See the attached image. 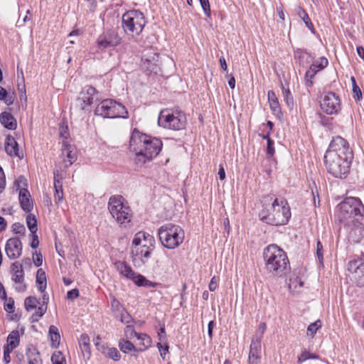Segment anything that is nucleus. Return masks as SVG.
I'll use <instances>...</instances> for the list:
<instances>
[{"mask_svg": "<svg viewBox=\"0 0 364 364\" xmlns=\"http://www.w3.org/2000/svg\"><path fill=\"white\" fill-rule=\"evenodd\" d=\"M353 153L348 142L337 136L331 140L324 155L328 172L335 178H345L350 172Z\"/></svg>", "mask_w": 364, "mask_h": 364, "instance_id": "nucleus-1", "label": "nucleus"}, {"mask_svg": "<svg viewBox=\"0 0 364 364\" xmlns=\"http://www.w3.org/2000/svg\"><path fill=\"white\" fill-rule=\"evenodd\" d=\"M162 141L134 129L129 139V151L135 154V160L144 164L156 157L162 149Z\"/></svg>", "mask_w": 364, "mask_h": 364, "instance_id": "nucleus-2", "label": "nucleus"}, {"mask_svg": "<svg viewBox=\"0 0 364 364\" xmlns=\"http://www.w3.org/2000/svg\"><path fill=\"white\" fill-rule=\"evenodd\" d=\"M260 220L272 225L287 224L291 218L290 207L284 198H274L273 195L263 197Z\"/></svg>", "mask_w": 364, "mask_h": 364, "instance_id": "nucleus-3", "label": "nucleus"}, {"mask_svg": "<svg viewBox=\"0 0 364 364\" xmlns=\"http://www.w3.org/2000/svg\"><path fill=\"white\" fill-rule=\"evenodd\" d=\"M364 205L358 198L348 197L341 202L336 208L338 220L345 227H350L352 222L364 218Z\"/></svg>", "mask_w": 364, "mask_h": 364, "instance_id": "nucleus-4", "label": "nucleus"}, {"mask_svg": "<svg viewBox=\"0 0 364 364\" xmlns=\"http://www.w3.org/2000/svg\"><path fill=\"white\" fill-rule=\"evenodd\" d=\"M263 257L266 269L274 276H282L289 266L285 252L274 244L265 247Z\"/></svg>", "mask_w": 364, "mask_h": 364, "instance_id": "nucleus-5", "label": "nucleus"}, {"mask_svg": "<svg viewBox=\"0 0 364 364\" xmlns=\"http://www.w3.org/2000/svg\"><path fill=\"white\" fill-rule=\"evenodd\" d=\"M158 235L162 245L172 250L178 247L184 240V231L177 225L167 223L159 228Z\"/></svg>", "mask_w": 364, "mask_h": 364, "instance_id": "nucleus-6", "label": "nucleus"}, {"mask_svg": "<svg viewBox=\"0 0 364 364\" xmlns=\"http://www.w3.org/2000/svg\"><path fill=\"white\" fill-rule=\"evenodd\" d=\"M108 209L118 223L124 224L131 221L132 210L122 196H111L108 202Z\"/></svg>", "mask_w": 364, "mask_h": 364, "instance_id": "nucleus-7", "label": "nucleus"}, {"mask_svg": "<svg viewBox=\"0 0 364 364\" xmlns=\"http://www.w3.org/2000/svg\"><path fill=\"white\" fill-rule=\"evenodd\" d=\"M95 114L103 118H128V112L125 107L112 99L100 102L95 109Z\"/></svg>", "mask_w": 364, "mask_h": 364, "instance_id": "nucleus-8", "label": "nucleus"}, {"mask_svg": "<svg viewBox=\"0 0 364 364\" xmlns=\"http://www.w3.org/2000/svg\"><path fill=\"white\" fill-rule=\"evenodd\" d=\"M145 24L144 16L139 11H129L122 16V26L125 33L129 35H139Z\"/></svg>", "mask_w": 364, "mask_h": 364, "instance_id": "nucleus-9", "label": "nucleus"}, {"mask_svg": "<svg viewBox=\"0 0 364 364\" xmlns=\"http://www.w3.org/2000/svg\"><path fill=\"white\" fill-rule=\"evenodd\" d=\"M159 126L173 130H181L185 128L186 117L181 111L171 112L170 110H162L158 118Z\"/></svg>", "mask_w": 364, "mask_h": 364, "instance_id": "nucleus-10", "label": "nucleus"}, {"mask_svg": "<svg viewBox=\"0 0 364 364\" xmlns=\"http://www.w3.org/2000/svg\"><path fill=\"white\" fill-rule=\"evenodd\" d=\"M114 266L122 276L132 280L138 287H156L159 285L158 283L147 279L142 274L134 272L130 265L125 262H116Z\"/></svg>", "mask_w": 364, "mask_h": 364, "instance_id": "nucleus-11", "label": "nucleus"}, {"mask_svg": "<svg viewBox=\"0 0 364 364\" xmlns=\"http://www.w3.org/2000/svg\"><path fill=\"white\" fill-rule=\"evenodd\" d=\"M97 90L90 85L85 86L80 92L76 100L74 109H79L80 111H89L91 105L98 100Z\"/></svg>", "mask_w": 364, "mask_h": 364, "instance_id": "nucleus-12", "label": "nucleus"}, {"mask_svg": "<svg viewBox=\"0 0 364 364\" xmlns=\"http://www.w3.org/2000/svg\"><path fill=\"white\" fill-rule=\"evenodd\" d=\"M320 107L327 114H336L341 109V99L335 92L324 93L320 100Z\"/></svg>", "mask_w": 364, "mask_h": 364, "instance_id": "nucleus-13", "label": "nucleus"}, {"mask_svg": "<svg viewBox=\"0 0 364 364\" xmlns=\"http://www.w3.org/2000/svg\"><path fill=\"white\" fill-rule=\"evenodd\" d=\"M348 270L350 277L358 287H364V258L358 257L350 260L348 263Z\"/></svg>", "mask_w": 364, "mask_h": 364, "instance_id": "nucleus-14", "label": "nucleus"}, {"mask_svg": "<svg viewBox=\"0 0 364 364\" xmlns=\"http://www.w3.org/2000/svg\"><path fill=\"white\" fill-rule=\"evenodd\" d=\"M159 54L154 49L146 50L141 58V67L146 72L158 73L159 68Z\"/></svg>", "mask_w": 364, "mask_h": 364, "instance_id": "nucleus-15", "label": "nucleus"}, {"mask_svg": "<svg viewBox=\"0 0 364 364\" xmlns=\"http://www.w3.org/2000/svg\"><path fill=\"white\" fill-rule=\"evenodd\" d=\"M154 250L149 249L144 245L135 246L132 247V261L136 267H141L149 259Z\"/></svg>", "mask_w": 364, "mask_h": 364, "instance_id": "nucleus-16", "label": "nucleus"}, {"mask_svg": "<svg viewBox=\"0 0 364 364\" xmlns=\"http://www.w3.org/2000/svg\"><path fill=\"white\" fill-rule=\"evenodd\" d=\"M54 200L56 204L61 203L63 200L64 195L63 191V180L65 176V171L61 166H56L54 170Z\"/></svg>", "mask_w": 364, "mask_h": 364, "instance_id": "nucleus-17", "label": "nucleus"}, {"mask_svg": "<svg viewBox=\"0 0 364 364\" xmlns=\"http://www.w3.org/2000/svg\"><path fill=\"white\" fill-rule=\"evenodd\" d=\"M60 157L64 169L70 166L77 160V151L75 146L68 143V141H63Z\"/></svg>", "mask_w": 364, "mask_h": 364, "instance_id": "nucleus-18", "label": "nucleus"}, {"mask_svg": "<svg viewBox=\"0 0 364 364\" xmlns=\"http://www.w3.org/2000/svg\"><path fill=\"white\" fill-rule=\"evenodd\" d=\"M121 42V38L114 31H107L100 36L97 43L100 49H106L118 46Z\"/></svg>", "mask_w": 364, "mask_h": 364, "instance_id": "nucleus-19", "label": "nucleus"}, {"mask_svg": "<svg viewBox=\"0 0 364 364\" xmlns=\"http://www.w3.org/2000/svg\"><path fill=\"white\" fill-rule=\"evenodd\" d=\"M26 222L31 233L28 235L29 245L33 249H36L39 245L38 236L36 233L38 230L37 219L35 215L28 213L26 217Z\"/></svg>", "mask_w": 364, "mask_h": 364, "instance_id": "nucleus-20", "label": "nucleus"}, {"mask_svg": "<svg viewBox=\"0 0 364 364\" xmlns=\"http://www.w3.org/2000/svg\"><path fill=\"white\" fill-rule=\"evenodd\" d=\"M348 231V240L354 243L359 242L363 237L364 218L352 222L350 227H345Z\"/></svg>", "mask_w": 364, "mask_h": 364, "instance_id": "nucleus-21", "label": "nucleus"}, {"mask_svg": "<svg viewBox=\"0 0 364 364\" xmlns=\"http://www.w3.org/2000/svg\"><path fill=\"white\" fill-rule=\"evenodd\" d=\"M22 248L23 246L20 237H14L6 242L5 250L9 258L15 259L21 256Z\"/></svg>", "mask_w": 364, "mask_h": 364, "instance_id": "nucleus-22", "label": "nucleus"}, {"mask_svg": "<svg viewBox=\"0 0 364 364\" xmlns=\"http://www.w3.org/2000/svg\"><path fill=\"white\" fill-rule=\"evenodd\" d=\"M328 65V60L323 57L321 58L318 60L313 63L309 69L306 72L305 74V80L306 85L308 87H310L313 85L312 79L315 76V75L320 70H323Z\"/></svg>", "mask_w": 364, "mask_h": 364, "instance_id": "nucleus-23", "label": "nucleus"}, {"mask_svg": "<svg viewBox=\"0 0 364 364\" xmlns=\"http://www.w3.org/2000/svg\"><path fill=\"white\" fill-rule=\"evenodd\" d=\"M155 245L154 237L149 233L139 231L135 235L132 241V245L141 246L149 247V249L154 250Z\"/></svg>", "mask_w": 364, "mask_h": 364, "instance_id": "nucleus-24", "label": "nucleus"}, {"mask_svg": "<svg viewBox=\"0 0 364 364\" xmlns=\"http://www.w3.org/2000/svg\"><path fill=\"white\" fill-rule=\"evenodd\" d=\"M11 279L16 284V289L21 291L23 283V263L17 261L11 266Z\"/></svg>", "mask_w": 364, "mask_h": 364, "instance_id": "nucleus-25", "label": "nucleus"}, {"mask_svg": "<svg viewBox=\"0 0 364 364\" xmlns=\"http://www.w3.org/2000/svg\"><path fill=\"white\" fill-rule=\"evenodd\" d=\"M260 338L253 339L251 342L249 352L248 364H257L261 355Z\"/></svg>", "mask_w": 364, "mask_h": 364, "instance_id": "nucleus-26", "label": "nucleus"}, {"mask_svg": "<svg viewBox=\"0 0 364 364\" xmlns=\"http://www.w3.org/2000/svg\"><path fill=\"white\" fill-rule=\"evenodd\" d=\"M294 58L298 59L299 64L306 67L313 62L314 57L305 50L298 48L294 52Z\"/></svg>", "mask_w": 364, "mask_h": 364, "instance_id": "nucleus-27", "label": "nucleus"}, {"mask_svg": "<svg viewBox=\"0 0 364 364\" xmlns=\"http://www.w3.org/2000/svg\"><path fill=\"white\" fill-rule=\"evenodd\" d=\"M48 296L46 294H43V304H40L38 307V310L33 313L29 317V320L31 323H34L38 321L46 312L47 310V303L48 301Z\"/></svg>", "mask_w": 364, "mask_h": 364, "instance_id": "nucleus-28", "label": "nucleus"}, {"mask_svg": "<svg viewBox=\"0 0 364 364\" xmlns=\"http://www.w3.org/2000/svg\"><path fill=\"white\" fill-rule=\"evenodd\" d=\"M268 102L269 107L273 114L277 116L282 114L280 105L276 94L272 90H269L267 92Z\"/></svg>", "mask_w": 364, "mask_h": 364, "instance_id": "nucleus-29", "label": "nucleus"}, {"mask_svg": "<svg viewBox=\"0 0 364 364\" xmlns=\"http://www.w3.org/2000/svg\"><path fill=\"white\" fill-rule=\"evenodd\" d=\"M5 151L11 156H18V144L11 136L9 135L6 139Z\"/></svg>", "mask_w": 364, "mask_h": 364, "instance_id": "nucleus-30", "label": "nucleus"}, {"mask_svg": "<svg viewBox=\"0 0 364 364\" xmlns=\"http://www.w3.org/2000/svg\"><path fill=\"white\" fill-rule=\"evenodd\" d=\"M48 337L51 343V346L54 348H57L60 342V331L57 326L51 325L48 329Z\"/></svg>", "mask_w": 364, "mask_h": 364, "instance_id": "nucleus-31", "label": "nucleus"}, {"mask_svg": "<svg viewBox=\"0 0 364 364\" xmlns=\"http://www.w3.org/2000/svg\"><path fill=\"white\" fill-rule=\"evenodd\" d=\"M0 122L1 124L6 129H15L16 127V122L11 114L9 112H3L0 115Z\"/></svg>", "mask_w": 364, "mask_h": 364, "instance_id": "nucleus-32", "label": "nucleus"}, {"mask_svg": "<svg viewBox=\"0 0 364 364\" xmlns=\"http://www.w3.org/2000/svg\"><path fill=\"white\" fill-rule=\"evenodd\" d=\"M6 303L4 304V310L7 312L8 319L11 321H18L20 316L14 314V300L12 298L6 299Z\"/></svg>", "mask_w": 364, "mask_h": 364, "instance_id": "nucleus-33", "label": "nucleus"}, {"mask_svg": "<svg viewBox=\"0 0 364 364\" xmlns=\"http://www.w3.org/2000/svg\"><path fill=\"white\" fill-rule=\"evenodd\" d=\"M20 343V335L18 331H12L7 337V345L5 347L10 350L15 349Z\"/></svg>", "mask_w": 364, "mask_h": 364, "instance_id": "nucleus-34", "label": "nucleus"}, {"mask_svg": "<svg viewBox=\"0 0 364 364\" xmlns=\"http://www.w3.org/2000/svg\"><path fill=\"white\" fill-rule=\"evenodd\" d=\"M119 348L121 351L124 353H129L131 352H139L138 348L135 347L134 345L128 340L122 338L119 341Z\"/></svg>", "mask_w": 364, "mask_h": 364, "instance_id": "nucleus-35", "label": "nucleus"}, {"mask_svg": "<svg viewBox=\"0 0 364 364\" xmlns=\"http://www.w3.org/2000/svg\"><path fill=\"white\" fill-rule=\"evenodd\" d=\"M39 305L40 301L35 296H28L24 300V307L27 311H35L36 312Z\"/></svg>", "mask_w": 364, "mask_h": 364, "instance_id": "nucleus-36", "label": "nucleus"}, {"mask_svg": "<svg viewBox=\"0 0 364 364\" xmlns=\"http://www.w3.org/2000/svg\"><path fill=\"white\" fill-rule=\"evenodd\" d=\"M27 357L28 364H42L40 355L35 348H28L27 349Z\"/></svg>", "mask_w": 364, "mask_h": 364, "instance_id": "nucleus-37", "label": "nucleus"}, {"mask_svg": "<svg viewBox=\"0 0 364 364\" xmlns=\"http://www.w3.org/2000/svg\"><path fill=\"white\" fill-rule=\"evenodd\" d=\"M136 338L140 341V346L138 348L139 351H144L151 346V339L147 334L139 333Z\"/></svg>", "mask_w": 364, "mask_h": 364, "instance_id": "nucleus-38", "label": "nucleus"}, {"mask_svg": "<svg viewBox=\"0 0 364 364\" xmlns=\"http://www.w3.org/2000/svg\"><path fill=\"white\" fill-rule=\"evenodd\" d=\"M36 282L38 284V289L43 292L46 288V273L42 269H38L36 273Z\"/></svg>", "mask_w": 364, "mask_h": 364, "instance_id": "nucleus-39", "label": "nucleus"}, {"mask_svg": "<svg viewBox=\"0 0 364 364\" xmlns=\"http://www.w3.org/2000/svg\"><path fill=\"white\" fill-rule=\"evenodd\" d=\"M111 309L114 317L119 316V314L124 312L125 309L122 304L114 296H111Z\"/></svg>", "mask_w": 364, "mask_h": 364, "instance_id": "nucleus-40", "label": "nucleus"}, {"mask_svg": "<svg viewBox=\"0 0 364 364\" xmlns=\"http://www.w3.org/2000/svg\"><path fill=\"white\" fill-rule=\"evenodd\" d=\"M103 350L102 351L107 357L115 361L121 358V355L116 348H105L102 346Z\"/></svg>", "mask_w": 364, "mask_h": 364, "instance_id": "nucleus-41", "label": "nucleus"}, {"mask_svg": "<svg viewBox=\"0 0 364 364\" xmlns=\"http://www.w3.org/2000/svg\"><path fill=\"white\" fill-rule=\"evenodd\" d=\"M298 15L303 20L306 27L312 32L314 33V25L307 14V13L302 9L301 8H299L298 11Z\"/></svg>", "mask_w": 364, "mask_h": 364, "instance_id": "nucleus-42", "label": "nucleus"}, {"mask_svg": "<svg viewBox=\"0 0 364 364\" xmlns=\"http://www.w3.org/2000/svg\"><path fill=\"white\" fill-rule=\"evenodd\" d=\"M282 90L284 99L289 108L292 109L294 107V98L289 89H286L283 85H282Z\"/></svg>", "mask_w": 364, "mask_h": 364, "instance_id": "nucleus-43", "label": "nucleus"}, {"mask_svg": "<svg viewBox=\"0 0 364 364\" xmlns=\"http://www.w3.org/2000/svg\"><path fill=\"white\" fill-rule=\"evenodd\" d=\"M321 322L320 320H317L314 323H311L307 328L306 334L311 338H314L316 331L321 328Z\"/></svg>", "mask_w": 364, "mask_h": 364, "instance_id": "nucleus-44", "label": "nucleus"}, {"mask_svg": "<svg viewBox=\"0 0 364 364\" xmlns=\"http://www.w3.org/2000/svg\"><path fill=\"white\" fill-rule=\"evenodd\" d=\"M23 181V176H20L14 183V187H16V191H18V200L21 208L23 209V188H21L20 183Z\"/></svg>", "mask_w": 364, "mask_h": 364, "instance_id": "nucleus-45", "label": "nucleus"}, {"mask_svg": "<svg viewBox=\"0 0 364 364\" xmlns=\"http://www.w3.org/2000/svg\"><path fill=\"white\" fill-rule=\"evenodd\" d=\"M51 361L53 364H66V360L63 353L59 351H55L51 356Z\"/></svg>", "mask_w": 364, "mask_h": 364, "instance_id": "nucleus-46", "label": "nucleus"}, {"mask_svg": "<svg viewBox=\"0 0 364 364\" xmlns=\"http://www.w3.org/2000/svg\"><path fill=\"white\" fill-rule=\"evenodd\" d=\"M31 194L29 191L24 188V212H31L33 209V202L30 200Z\"/></svg>", "mask_w": 364, "mask_h": 364, "instance_id": "nucleus-47", "label": "nucleus"}, {"mask_svg": "<svg viewBox=\"0 0 364 364\" xmlns=\"http://www.w3.org/2000/svg\"><path fill=\"white\" fill-rule=\"evenodd\" d=\"M318 356L316 354L311 353L307 350H304L298 357V362L301 363L309 359H318Z\"/></svg>", "mask_w": 364, "mask_h": 364, "instance_id": "nucleus-48", "label": "nucleus"}, {"mask_svg": "<svg viewBox=\"0 0 364 364\" xmlns=\"http://www.w3.org/2000/svg\"><path fill=\"white\" fill-rule=\"evenodd\" d=\"M303 286V282L298 277L290 279L289 284V289L290 291H296L297 287H301Z\"/></svg>", "mask_w": 364, "mask_h": 364, "instance_id": "nucleus-49", "label": "nucleus"}, {"mask_svg": "<svg viewBox=\"0 0 364 364\" xmlns=\"http://www.w3.org/2000/svg\"><path fill=\"white\" fill-rule=\"evenodd\" d=\"M117 319H119L123 323H129L132 321V317L130 314L124 309V312L119 314V316L115 317Z\"/></svg>", "mask_w": 364, "mask_h": 364, "instance_id": "nucleus-50", "label": "nucleus"}, {"mask_svg": "<svg viewBox=\"0 0 364 364\" xmlns=\"http://www.w3.org/2000/svg\"><path fill=\"white\" fill-rule=\"evenodd\" d=\"M316 255L320 264H323V249L321 242L318 240L316 243Z\"/></svg>", "mask_w": 364, "mask_h": 364, "instance_id": "nucleus-51", "label": "nucleus"}, {"mask_svg": "<svg viewBox=\"0 0 364 364\" xmlns=\"http://www.w3.org/2000/svg\"><path fill=\"white\" fill-rule=\"evenodd\" d=\"M33 262L36 267H39L43 264V255L39 252H34L33 253Z\"/></svg>", "mask_w": 364, "mask_h": 364, "instance_id": "nucleus-52", "label": "nucleus"}, {"mask_svg": "<svg viewBox=\"0 0 364 364\" xmlns=\"http://www.w3.org/2000/svg\"><path fill=\"white\" fill-rule=\"evenodd\" d=\"M125 336L128 338H133L134 337L137 338L139 336V333L136 332L134 329V327L130 325H127L125 328Z\"/></svg>", "mask_w": 364, "mask_h": 364, "instance_id": "nucleus-53", "label": "nucleus"}, {"mask_svg": "<svg viewBox=\"0 0 364 364\" xmlns=\"http://www.w3.org/2000/svg\"><path fill=\"white\" fill-rule=\"evenodd\" d=\"M201 7L206 15V16L210 17V6L208 0H202L200 1Z\"/></svg>", "mask_w": 364, "mask_h": 364, "instance_id": "nucleus-54", "label": "nucleus"}, {"mask_svg": "<svg viewBox=\"0 0 364 364\" xmlns=\"http://www.w3.org/2000/svg\"><path fill=\"white\" fill-rule=\"evenodd\" d=\"M352 91L353 98L356 101H360L362 99V92L358 85H354Z\"/></svg>", "mask_w": 364, "mask_h": 364, "instance_id": "nucleus-55", "label": "nucleus"}, {"mask_svg": "<svg viewBox=\"0 0 364 364\" xmlns=\"http://www.w3.org/2000/svg\"><path fill=\"white\" fill-rule=\"evenodd\" d=\"M274 141L272 139V140H269L267 142V154L269 156V157H272L273 156V155L274 154Z\"/></svg>", "mask_w": 364, "mask_h": 364, "instance_id": "nucleus-56", "label": "nucleus"}, {"mask_svg": "<svg viewBox=\"0 0 364 364\" xmlns=\"http://www.w3.org/2000/svg\"><path fill=\"white\" fill-rule=\"evenodd\" d=\"M6 187V177L3 168L0 166V193L3 192Z\"/></svg>", "mask_w": 364, "mask_h": 364, "instance_id": "nucleus-57", "label": "nucleus"}, {"mask_svg": "<svg viewBox=\"0 0 364 364\" xmlns=\"http://www.w3.org/2000/svg\"><path fill=\"white\" fill-rule=\"evenodd\" d=\"M156 346L159 348L161 356L162 357L163 359H164L165 355H166V353H168V346L166 345L164 347H163L161 343H158Z\"/></svg>", "mask_w": 364, "mask_h": 364, "instance_id": "nucleus-58", "label": "nucleus"}, {"mask_svg": "<svg viewBox=\"0 0 364 364\" xmlns=\"http://www.w3.org/2000/svg\"><path fill=\"white\" fill-rule=\"evenodd\" d=\"M59 134L60 137L63 138L66 141L68 137L69 136V132L68 127L60 126L59 129Z\"/></svg>", "mask_w": 364, "mask_h": 364, "instance_id": "nucleus-59", "label": "nucleus"}, {"mask_svg": "<svg viewBox=\"0 0 364 364\" xmlns=\"http://www.w3.org/2000/svg\"><path fill=\"white\" fill-rule=\"evenodd\" d=\"M13 350H10V348L7 347H4V361L6 364H8L11 361L10 353Z\"/></svg>", "mask_w": 364, "mask_h": 364, "instance_id": "nucleus-60", "label": "nucleus"}, {"mask_svg": "<svg viewBox=\"0 0 364 364\" xmlns=\"http://www.w3.org/2000/svg\"><path fill=\"white\" fill-rule=\"evenodd\" d=\"M79 296V291L77 289L70 290L67 293L68 299L73 300Z\"/></svg>", "mask_w": 364, "mask_h": 364, "instance_id": "nucleus-61", "label": "nucleus"}, {"mask_svg": "<svg viewBox=\"0 0 364 364\" xmlns=\"http://www.w3.org/2000/svg\"><path fill=\"white\" fill-rule=\"evenodd\" d=\"M12 231L15 234H21L23 232V225L20 223H16L12 225Z\"/></svg>", "mask_w": 364, "mask_h": 364, "instance_id": "nucleus-62", "label": "nucleus"}, {"mask_svg": "<svg viewBox=\"0 0 364 364\" xmlns=\"http://www.w3.org/2000/svg\"><path fill=\"white\" fill-rule=\"evenodd\" d=\"M217 287H218V283H217L216 278H215V277H213L209 283V286H208L209 289H210V291H213L216 289Z\"/></svg>", "mask_w": 364, "mask_h": 364, "instance_id": "nucleus-63", "label": "nucleus"}, {"mask_svg": "<svg viewBox=\"0 0 364 364\" xmlns=\"http://www.w3.org/2000/svg\"><path fill=\"white\" fill-rule=\"evenodd\" d=\"M80 341L82 343V345L84 346L85 348H88L89 347V337L85 335V334H83L80 337Z\"/></svg>", "mask_w": 364, "mask_h": 364, "instance_id": "nucleus-64", "label": "nucleus"}]
</instances>
